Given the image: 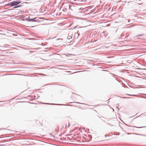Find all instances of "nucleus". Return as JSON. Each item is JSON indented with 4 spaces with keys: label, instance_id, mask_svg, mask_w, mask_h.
Here are the masks:
<instances>
[{
    "label": "nucleus",
    "instance_id": "22",
    "mask_svg": "<svg viewBox=\"0 0 146 146\" xmlns=\"http://www.w3.org/2000/svg\"><path fill=\"white\" fill-rule=\"evenodd\" d=\"M127 95H130V96H131V95L128 94H127Z\"/></svg>",
    "mask_w": 146,
    "mask_h": 146
},
{
    "label": "nucleus",
    "instance_id": "6",
    "mask_svg": "<svg viewBox=\"0 0 146 146\" xmlns=\"http://www.w3.org/2000/svg\"><path fill=\"white\" fill-rule=\"evenodd\" d=\"M70 6V5H68V4H66L65 5V9L66 10L67 9H69V8H70L69 6Z\"/></svg>",
    "mask_w": 146,
    "mask_h": 146
},
{
    "label": "nucleus",
    "instance_id": "31",
    "mask_svg": "<svg viewBox=\"0 0 146 146\" xmlns=\"http://www.w3.org/2000/svg\"><path fill=\"white\" fill-rule=\"evenodd\" d=\"M83 71H85V70H83Z\"/></svg>",
    "mask_w": 146,
    "mask_h": 146
},
{
    "label": "nucleus",
    "instance_id": "21",
    "mask_svg": "<svg viewBox=\"0 0 146 146\" xmlns=\"http://www.w3.org/2000/svg\"><path fill=\"white\" fill-rule=\"evenodd\" d=\"M72 42V41H70V43H71Z\"/></svg>",
    "mask_w": 146,
    "mask_h": 146
},
{
    "label": "nucleus",
    "instance_id": "26",
    "mask_svg": "<svg viewBox=\"0 0 146 146\" xmlns=\"http://www.w3.org/2000/svg\"><path fill=\"white\" fill-rule=\"evenodd\" d=\"M68 135L66 136H68V135Z\"/></svg>",
    "mask_w": 146,
    "mask_h": 146
},
{
    "label": "nucleus",
    "instance_id": "4",
    "mask_svg": "<svg viewBox=\"0 0 146 146\" xmlns=\"http://www.w3.org/2000/svg\"><path fill=\"white\" fill-rule=\"evenodd\" d=\"M133 127H134V129H133V130L135 131H136L137 130L135 128H140L145 127H137L136 126H133Z\"/></svg>",
    "mask_w": 146,
    "mask_h": 146
},
{
    "label": "nucleus",
    "instance_id": "15",
    "mask_svg": "<svg viewBox=\"0 0 146 146\" xmlns=\"http://www.w3.org/2000/svg\"><path fill=\"white\" fill-rule=\"evenodd\" d=\"M107 124H108L109 125H110V126L112 125L111 124H110V123H107Z\"/></svg>",
    "mask_w": 146,
    "mask_h": 146
},
{
    "label": "nucleus",
    "instance_id": "32",
    "mask_svg": "<svg viewBox=\"0 0 146 146\" xmlns=\"http://www.w3.org/2000/svg\"><path fill=\"white\" fill-rule=\"evenodd\" d=\"M104 122H105V120H104Z\"/></svg>",
    "mask_w": 146,
    "mask_h": 146
},
{
    "label": "nucleus",
    "instance_id": "2",
    "mask_svg": "<svg viewBox=\"0 0 146 146\" xmlns=\"http://www.w3.org/2000/svg\"><path fill=\"white\" fill-rule=\"evenodd\" d=\"M21 1L19 0V1H13L11 2V6L13 7L14 6H16L17 5L21 3Z\"/></svg>",
    "mask_w": 146,
    "mask_h": 146
},
{
    "label": "nucleus",
    "instance_id": "30",
    "mask_svg": "<svg viewBox=\"0 0 146 146\" xmlns=\"http://www.w3.org/2000/svg\"><path fill=\"white\" fill-rule=\"evenodd\" d=\"M108 103H109V101H108Z\"/></svg>",
    "mask_w": 146,
    "mask_h": 146
},
{
    "label": "nucleus",
    "instance_id": "7",
    "mask_svg": "<svg viewBox=\"0 0 146 146\" xmlns=\"http://www.w3.org/2000/svg\"><path fill=\"white\" fill-rule=\"evenodd\" d=\"M69 9L70 10H71V11H72L73 9L74 8V6L72 5H70Z\"/></svg>",
    "mask_w": 146,
    "mask_h": 146
},
{
    "label": "nucleus",
    "instance_id": "19",
    "mask_svg": "<svg viewBox=\"0 0 146 146\" xmlns=\"http://www.w3.org/2000/svg\"><path fill=\"white\" fill-rule=\"evenodd\" d=\"M133 96H136V95H133Z\"/></svg>",
    "mask_w": 146,
    "mask_h": 146
},
{
    "label": "nucleus",
    "instance_id": "3",
    "mask_svg": "<svg viewBox=\"0 0 146 146\" xmlns=\"http://www.w3.org/2000/svg\"><path fill=\"white\" fill-rule=\"evenodd\" d=\"M46 104H48V105H64L65 106L66 105L65 104H53V103H46Z\"/></svg>",
    "mask_w": 146,
    "mask_h": 146
},
{
    "label": "nucleus",
    "instance_id": "18",
    "mask_svg": "<svg viewBox=\"0 0 146 146\" xmlns=\"http://www.w3.org/2000/svg\"><path fill=\"white\" fill-rule=\"evenodd\" d=\"M130 98L129 97H125V98Z\"/></svg>",
    "mask_w": 146,
    "mask_h": 146
},
{
    "label": "nucleus",
    "instance_id": "24",
    "mask_svg": "<svg viewBox=\"0 0 146 146\" xmlns=\"http://www.w3.org/2000/svg\"><path fill=\"white\" fill-rule=\"evenodd\" d=\"M130 21H129V20H128V22H130Z\"/></svg>",
    "mask_w": 146,
    "mask_h": 146
},
{
    "label": "nucleus",
    "instance_id": "14",
    "mask_svg": "<svg viewBox=\"0 0 146 146\" xmlns=\"http://www.w3.org/2000/svg\"><path fill=\"white\" fill-rule=\"evenodd\" d=\"M10 9H8V10H7V11H3V12H6L7 11H9L10 10Z\"/></svg>",
    "mask_w": 146,
    "mask_h": 146
},
{
    "label": "nucleus",
    "instance_id": "20",
    "mask_svg": "<svg viewBox=\"0 0 146 146\" xmlns=\"http://www.w3.org/2000/svg\"><path fill=\"white\" fill-rule=\"evenodd\" d=\"M73 103V102H70L69 103H70V104H71V103Z\"/></svg>",
    "mask_w": 146,
    "mask_h": 146
},
{
    "label": "nucleus",
    "instance_id": "1",
    "mask_svg": "<svg viewBox=\"0 0 146 146\" xmlns=\"http://www.w3.org/2000/svg\"><path fill=\"white\" fill-rule=\"evenodd\" d=\"M40 18L38 17H35L33 18H31L30 19H27V21L29 22H38V19Z\"/></svg>",
    "mask_w": 146,
    "mask_h": 146
},
{
    "label": "nucleus",
    "instance_id": "27",
    "mask_svg": "<svg viewBox=\"0 0 146 146\" xmlns=\"http://www.w3.org/2000/svg\"><path fill=\"white\" fill-rule=\"evenodd\" d=\"M0 129V130H1V129Z\"/></svg>",
    "mask_w": 146,
    "mask_h": 146
},
{
    "label": "nucleus",
    "instance_id": "10",
    "mask_svg": "<svg viewBox=\"0 0 146 146\" xmlns=\"http://www.w3.org/2000/svg\"><path fill=\"white\" fill-rule=\"evenodd\" d=\"M11 2L9 3H8V4H6V6H11Z\"/></svg>",
    "mask_w": 146,
    "mask_h": 146
},
{
    "label": "nucleus",
    "instance_id": "33",
    "mask_svg": "<svg viewBox=\"0 0 146 146\" xmlns=\"http://www.w3.org/2000/svg\"><path fill=\"white\" fill-rule=\"evenodd\" d=\"M104 122H105V120H104Z\"/></svg>",
    "mask_w": 146,
    "mask_h": 146
},
{
    "label": "nucleus",
    "instance_id": "25",
    "mask_svg": "<svg viewBox=\"0 0 146 146\" xmlns=\"http://www.w3.org/2000/svg\"><path fill=\"white\" fill-rule=\"evenodd\" d=\"M116 108L118 109V107H117Z\"/></svg>",
    "mask_w": 146,
    "mask_h": 146
},
{
    "label": "nucleus",
    "instance_id": "11",
    "mask_svg": "<svg viewBox=\"0 0 146 146\" xmlns=\"http://www.w3.org/2000/svg\"><path fill=\"white\" fill-rule=\"evenodd\" d=\"M31 18V17H30L29 16L28 17V18H25V20L27 21V19H30Z\"/></svg>",
    "mask_w": 146,
    "mask_h": 146
},
{
    "label": "nucleus",
    "instance_id": "8",
    "mask_svg": "<svg viewBox=\"0 0 146 146\" xmlns=\"http://www.w3.org/2000/svg\"><path fill=\"white\" fill-rule=\"evenodd\" d=\"M21 6V5H17L16 6L14 7L13 8H18V7H20Z\"/></svg>",
    "mask_w": 146,
    "mask_h": 146
},
{
    "label": "nucleus",
    "instance_id": "16",
    "mask_svg": "<svg viewBox=\"0 0 146 146\" xmlns=\"http://www.w3.org/2000/svg\"><path fill=\"white\" fill-rule=\"evenodd\" d=\"M41 104H46V103H41Z\"/></svg>",
    "mask_w": 146,
    "mask_h": 146
},
{
    "label": "nucleus",
    "instance_id": "29",
    "mask_svg": "<svg viewBox=\"0 0 146 146\" xmlns=\"http://www.w3.org/2000/svg\"><path fill=\"white\" fill-rule=\"evenodd\" d=\"M79 35H80V34H78V36H79Z\"/></svg>",
    "mask_w": 146,
    "mask_h": 146
},
{
    "label": "nucleus",
    "instance_id": "5",
    "mask_svg": "<svg viewBox=\"0 0 146 146\" xmlns=\"http://www.w3.org/2000/svg\"><path fill=\"white\" fill-rule=\"evenodd\" d=\"M127 134H128V135L131 134H135V135H142V136H144L146 137V135H143V134H139L137 133H128Z\"/></svg>",
    "mask_w": 146,
    "mask_h": 146
},
{
    "label": "nucleus",
    "instance_id": "12",
    "mask_svg": "<svg viewBox=\"0 0 146 146\" xmlns=\"http://www.w3.org/2000/svg\"><path fill=\"white\" fill-rule=\"evenodd\" d=\"M72 37L71 36H68L67 38H68V40L70 39V38H71Z\"/></svg>",
    "mask_w": 146,
    "mask_h": 146
},
{
    "label": "nucleus",
    "instance_id": "17",
    "mask_svg": "<svg viewBox=\"0 0 146 146\" xmlns=\"http://www.w3.org/2000/svg\"><path fill=\"white\" fill-rule=\"evenodd\" d=\"M67 106H72V105H70V104H69V105H68Z\"/></svg>",
    "mask_w": 146,
    "mask_h": 146
},
{
    "label": "nucleus",
    "instance_id": "23",
    "mask_svg": "<svg viewBox=\"0 0 146 146\" xmlns=\"http://www.w3.org/2000/svg\"><path fill=\"white\" fill-rule=\"evenodd\" d=\"M119 104H117V105L118 106H119Z\"/></svg>",
    "mask_w": 146,
    "mask_h": 146
},
{
    "label": "nucleus",
    "instance_id": "9",
    "mask_svg": "<svg viewBox=\"0 0 146 146\" xmlns=\"http://www.w3.org/2000/svg\"><path fill=\"white\" fill-rule=\"evenodd\" d=\"M144 36V35L143 34H141V35H138L137 36V37H140V36Z\"/></svg>",
    "mask_w": 146,
    "mask_h": 146
},
{
    "label": "nucleus",
    "instance_id": "13",
    "mask_svg": "<svg viewBox=\"0 0 146 146\" xmlns=\"http://www.w3.org/2000/svg\"><path fill=\"white\" fill-rule=\"evenodd\" d=\"M76 103H78V104H84V103H79V102H76Z\"/></svg>",
    "mask_w": 146,
    "mask_h": 146
},
{
    "label": "nucleus",
    "instance_id": "28",
    "mask_svg": "<svg viewBox=\"0 0 146 146\" xmlns=\"http://www.w3.org/2000/svg\"><path fill=\"white\" fill-rule=\"evenodd\" d=\"M55 131H56V129H55Z\"/></svg>",
    "mask_w": 146,
    "mask_h": 146
}]
</instances>
